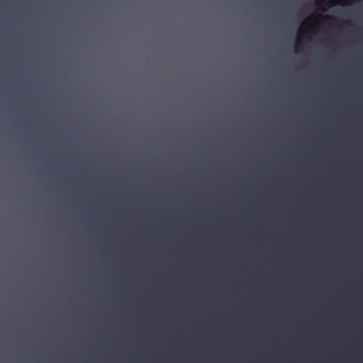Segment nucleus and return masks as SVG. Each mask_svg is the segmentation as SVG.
I'll return each instance as SVG.
<instances>
[{
    "label": "nucleus",
    "mask_w": 363,
    "mask_h": 363,
    "mask_svg": "<svg viewBox=\"0 0 363 363\" xmlns=\"http://www.w3.org/2000/svg\"><path fill=\"white\" fill-rule=\"evenodd\" d=\"M308 20H309V19H308L307 21H305L303 22V26L307 25V24H308Z\"/></svg>",
    "instance_id": "f03ea898"
},
{
    "label": "nucleus",
    "mask_w": 363,
    "mask_h": 363,
    "mask_svg": "<svg viewBox=\"0 0 363 363\" xmlns=\"http://www.w3.org/2000/svg\"><path fill=\"white\" fill-rule=\"evenodd\" d=\"M298 43H297L296 45V48H295L296 52H298Z\"/></svg>",
    "instance_id": "f257e3e1"
},
{
    "label": "nucleus",
    "mask_w": 363,
    "mask_h": 363,
    "mask_svg": "<svg viewBox=\"0 0 363 363\" xmlns=\"http://www.w3.org/2000/svg\"><path fill=\"white\" fill-rule=\"evenodd\" d=\"M324 0H318V3H322Z\"/></svg>",
    "instance_id": "7ed1b4c3"
}]
</instances>
